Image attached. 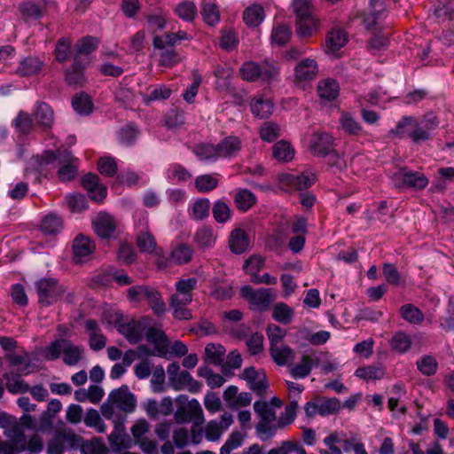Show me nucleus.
Segmentation results:
<instances>
[{
	"label": "nucleus",
	"mask_w": 454,
	"mask_h": 454,
	"mask_svg": "<svg viewBox=\"0 0 454 454\" xmlns=\"http://www.w3.org/2000/svg\"><path fill=\"white\" fill-rule=\"evenodd\" d=\"M84 66L78 56L74 57L73 64L65 70V81L69 86L82 87L86 82Z\"/></svg>",
	"instance_id": "obj_14"
},
{
	"label": "nucleus",
	"mask_w": 454,
	"mask_h": 454,
	"mask_svg": "<svg viewBox=\"0 0 454 454\" xmlns=\"http://www.w3.org/2000/svg\"><path fill=\"white\" fill-rule=\"evenodd\" d=\"M145 339L148 342L154 344L155 349L158 350V356L166 357L169 340L166 333L156 327H148L145 332Z\"/></svg>",
	"instance_id": "obj_13"
},
{
	"label": "nucleus",
	"mask_w": 454,
	"mask_h": 454,
	"mask_svg": "<svg viewBox=\"0 0 454 454\" xmlns=\"http://www.w3.org/2000/svg\"><path fill=\"white\" fill-rule=\"evenodd\" d=\"M64 226L63 219L56 213H49L41 221L40 231L45 235H57Z\"/></svg>",
	"instance_id": "obj_25"
},
{
	"label": "nucleus",
	"mask_w": 454,
	"mask_h": 454,
	"mask_svg": "<svg viewBox=\"0 0 454 454\" xmlns=\"http://www.w3.org/2000/svg\"><path fill=\"white\" fill-rule=\"evenodd\" d=\"M212 214L217 223H223L231 219V210L225 202L217 200L213 205Z\"/></svg>",
	"instance_id": "obj_61"
},
{
	"label": "nucleus",
	"mask_w": 454,
	"mask_h": 454,
	"mask_svg": "<svg viewBox=\"0 0 454 454\" xmlns=\"http://www.w3.org/2000/svg\"><path fill=\"white\" fill-rule=\"evenodd\" d=\"M240 294L259 311L268 310L276 298L270 288H259L254 290L250 286H242Z\"/></svg>",
	"instance_id": "obj_6"
},
{
	"label": "nucleus",
	"mask_w": 454,
	"mask_h": 454,
	"mask_svg": "<svg viewBox=\"0 0 454 454\" xmlns=\"http://www.w3.org/2000/svg\"><path fill=\"white\" fill-rule=\"evenodd\" d=\"M292 35L291 28L286 25H279L273 28L271 34V40L274 43L284 46L287 43Z\"/></svg>",
	"instance_id": "obj_63"
},
{
	"label": "nucleus",
	"mask_w": 454,
	"mask_h": 454,
	"mask_svg": "<svg viewBox=\"0 0 454 454\" xmlns=\"http://www.w3.org/2000/svg\"><path fill=\"white\" fill-rule=\"evenodd\" d=\"M293 11L296 15V33L300 37H309L317 27V20L313 14L311 0H293Z\"/></svg>",
	"instance_id": "obj_2"
},
{
	"label": "nucleus",
	"mask_w": 454,
	"mask_h": 454,
	"mask_svg": "<svg viewBox=\"0 0 454 454\" xmlns=\"http://www.w3.org/2000/svg\"><path fill=\"white\" fill-rule=\"evenodd\" d=\"M95 233L101 239H108L114 237L116 231V221L113 215L106 212H100L92 221Z\"/></svg>",
	"instance_id": "obj_8"
},
{
	"label": "nucleus",
	"mask_w": 454,
	"mask_h": 454,
	"mask_svg": "<svg viewBox=\"0 0 454 454\" xmlns=\"http://www.w3.org/2000/svg\"><path fill=\"white\" fill-rule=\"evenodd\" d=\"M272 318L280 324L288 325L293 321L294 310L284 302H278L272 309Z\"/></svg>",
	"instance_id": "obj_34"
},
{
	"label": "nucleus",
	"mask_w": 454,
	"mask_h": 454,
	"mask_svg": "<svg viewBox=\"0 0 454 454\" xmlns=\"http://www.w3.org/2000/svg\"><path fill=\"white\" fill-rule=\"evenodd\" d=\"M370 5L372 12L364 17V23L367 29H373L377 25V21L386 16V10L383 7L381 0H371Z\"/></svg>",
	"instance_id": "obj_28"
},
{
	"label": "nucleus",
	"mask_w": 454,
	"mask_h": 454,
	"mask_svg": "<svg viewBox=\"0 0 454 454\" xmlns=\"http://www.w3.org/2000/svg\"><path fill=\"white\" fill-rule=\"evenodd\" d=\"M210 294L218 301H226L232 297L233 290L231 286H222L214 278L210 280Z\"/></svg>",
	"instance_id": "obj_50"
},
{
	"label": "nucleus",
	"mask_w": 454,
	"mask_h": 454,
	"mask_svg": "<svg viewBox=\"0 0 454 454\" xmlns=\"http://www.w3.org/2000/svg\"><path fill=\"white\" fill-rule=\"evenodd\" d=\"M319 403V415L325 417L332 414H336L340 410V402L336 397L318 396Z\"/></svg>",
	"instance_id": "obj_40"
},
{
	"label": "nucleus",
	"mask_w": 454,
	"mask_h": 454,
	"mask_svg": "<svg viewBox=\"0 0 454 454\" xmlns=\"http://www.w3.org/2000/svg\"><path fill=\"white\" fill-rule=\"evenodd\" d=\"M200 13L203 20L209 26H214L220 20V12L215 4L204 3Z\"/></svg>",
	"instance_id": "obj_56"
},
{
	"label": "nucleus",
	"mask_w": 454,
	"mask_h": 454,
	"mask_svg": "<svg viewBox=\"0 0 454 454\" xmlns=\"http://www.w3.org/2000/svg\"><path fill=\"white\" fill-rule=\"evenodd\" d=\"M218 158L235 157L241 150V140L236 136H228L215 145Z\"/></svg>",
	"instance_id": "obj_16"
},
{
	"label": "nucleus",
	"mask_w": 454,
	"mask_h": 454,
	"mask_svg": "<svg viewBox=\"0 0 454 454\" xmlns=\"http://www.w3.org/2000/svg\"><path fill=\"white\" fill-rule=\"evenodd\" d=\"M355 375L365 380H380L384 376V371L380 367L368 365L358 367L355 372Z\"/></svg>",
	"instance_id": "obj_59"
},
{
	"label": "nucleus",
	"mask_w": 454,
	"mask_h": 454,
	"mask_svg": "<svg viewBox=\"0 0 454 454\" xmlns=\"http://www.w3.org/2000/svg\"><path fill=\"white\" fill-rule=\"evenodd\" d=\"M139 129L135 124L129 123L122 127L118 132V138L121 144L131 146L135 144Z\"/></svg>",
	"instance_id": "obj_49"
},
{
	"label": "nucleus",
	"mask_w": 454,
	"mask_h": 454,
	"mask_svg": "<svg viewBox=\"0 0 454 454\" xmlns=\"http://www.w3.org/2000/svg\"><path fill=\"white\" fill-rule=\"evenodd\" d=\"M240 378L247 381L250 389L257 395L262 396L268 388L265 374L258 372L253 366L245 368Z\"/></svg>",
	"instance_id": "obj_11"
},
{
	"label": "nucleus",
	"mask_w": 454,
	"mask_h": 454,
	"mask_svg": "<svg viewBox=\"0 0 454 454\" xmlns=\"http://www.w3.org/2000/svg\"><path fill=\"white\" fill-rule=\"evenodd\" d=\"M347 34L342 29L331 30L325 39L327 52H335L343 47L347 43Z\"/></svg>",
	"instance_id": "obj_31"
},
{
	"label": "nucleus",
	"mask_w": 454,
	"mask_h": 454,
	"mask_svg": "<svg viewBox=\"0 0 454 454\" xmlns=\"http://www.w3.org/2000/svg\"><path fill=\"white\" fill-rule=\"evenodd\" d=\"M225 348L221 344L209 343L205 348L204 360L207 364L222 365L225 356Z\"/></svg>",
	"instance_id": "obj_30"
},
{
	"label": "nucleus",
	"mask_w": 454,
	"mask_h": 454,
	"mask_svg": "<svg viewBox=\"0 0 454 454\" xmlns=\"http://www.w3.org/2000/svg\"><path fill=\"white\" fill-rule=\"evenodd\" d=\"M192 153L201 160H216L217 153L216 147L212 144H199L193 146Z\"/></svg>",
	"instance_id": "obj_54"
},
{
	"label": "nucleus",
	"mask_w": 454,
	"mask_h": 454,
	"mask_svg": "<svg viewBox=\"0 0 454 454\" xmlns=\"http://www.w3.org/2000/svg\"><path fill=\"white\" fill-rule=\"evenodd\" d=\"M333 146V137L326 132H315L309 141L311 152L318 157H325Z\"/></svg>",
	"instance_id": "obj_12"
},
{
	"label": "nucleus",
	"mask_w": 454,
	"mask_h": 454,
	"mask_svg": "<svg viewBox=\"0 0 454 454\" xmlns=\"http://www.w3.org/2000/svg\"><path fill=\"white\" fill-rule=\"evenodd\" d=\"M20 12L23 20L27 22L39 20L44 14L43 8L33 2L22 3L20 5Z\"/></svg>",
	"instance_id": "obj_39"
},
{
	"label": "nucleus",
	"mask_w": 454,
	"mask_h": 454,
	"mask_svg": "<svg viewBox=\"0 0 454 454\" xmlns=\"http://www.w3.org/2000/svg\"><path fill=\"white\" fill-rule=\"evenodd\" d=\"M314 365V361L312 357L309 355H303L301 356V362L295 364L291 370L290 373L293 378H305L309 375L312 367Z\"/></svg>",
	"instance_id": "obj_44"
},
{
	"label": "nucleus",
	"mask_w": 454,
	"mask_h": 454,
	"mask_svg": "<svg viewBox=\"0 0 454 454\" xmlns=\"http://www.w3.org/2000/svg\"><path fill=\"white\" fill-rule=\"evenodd\" d=\"M136 243L142 253L151 254L158 247L154 236L148 231H141L137 236Z\"/></svg>",
	"instance_id": "obj_46"
},
{
	"label": "nucleus",
	"mask_w": 454,
	"mask_h": 454,
	"mask_svg": "<svg viewBox=\"0 0 454 454\" xmlns=\"http://www.w3.org/2000/svg\"><path fill=\"white\" fill-rule=\"evenodd\" d=\"M417 369L425 376H433L438 369L436 359L429 355L421 356L416 362Z\"/></svg>",
	"instance_id": "obj_48"
},
{
	"label": "nucleus",
	"mask_w": 454,
	"mask_h": 454,
	"mask_svg": "<svg viewBox=\"0 0 454 454\" xmlns=\"http://www.w3.org/2000/svg\"><path fill=\"white\" fill-rule=\"evenodd\" d=\"M272 110L273 103L270 99L259 98L251 102L252 114L260 119L268 118L272 114Z\"/></svg>",
	"instance_id": "obj_37"
},
{
	"label": "nucleus",
	"mask_w": 454,
	"mask_h": 454,
	"mask_svg": "<svg viewBox=\"0 0 454 454\" xmlns=\"http://www.w3.org/2000/svg\"><path fill=\"white\" fill-rule=\"evenodd\" d=\"M229 248L235 254L245 253L250 245L248 234L241 228L233 229L229 235Z\"/></svg>",
	"instance_id": "obj_15"
},
{
	"label": "nucleus",
	"mask_w": 454,
	"mask_h": 454,
	"mask_svg": "<svg viewBox=\"0 0 454 454\" xmlns=\"http://www.w3.org/2000/svg\"><path fill=\"white\" fill-rule=\"evenodd\" d=\"M107 401L117 404L125 412H132L137 405L135 395L129 392L127 385L111 391Z\"/></svg>",
	"instance_id": "obj_9"
},
{
	"label": "nucleus",
	"mask_w": 454,
	"mask_h": 454,
	"mask_svg": "<svg viewBox=\"0 0 454 454\" xmlns=\"http://www.w3.org/2000/svg\"><path fill=\"white\" fill-rule=\"evenodd\" d=\"M318 67L313 59H304L294 67V76L299 82L314 80L317 74Z\"/></svg>",
	"instance_id": "obj_18"
},
{
	"label": "nucleus",
	"mask_w": 454,
	"mask_h": 454,
	"mask_svg": "<svg viewBox=\"0 0 454 454\" xmlns=\"http://www.w3.org/2000/svg\"><path fill=\"white\" fill-rule=\"evenodd\" d=\"M96 248L95 242L89 237L80 233L78 234L72 245L73 254L74 257H85L91 254Z\"/></svg>",
	"instance_id": "obj_23"
},
{
	"label": "nucleus",
	"mask_w": 454,
	"mask_h": 454,
	"mask_svg": "<svg viewBox=\"0 0 454 454\" xmlns=\"http://www.w3.org/2000/svg\"><path fill=\"white\" fill-rule=\"evenodd\" d=\"M218 180L212 175L205 174L196 177L195 187L200 192H208L215 189Z\"/></svg>",
	"instance_id": "obj_62"
},
{
	"label": "nucleus",
	"mask_w": 454,
	"mask_h": 454,
	"mask_svg": "<svg viewBox=\"0 0 454 454\" xmlns=\"http://www.w3.org/2000/svg\"><path fill=\"white\" fill-rule=\"evenodd\" d=\"M280 181L286 183L296 190H306L309 188L316 181V176L313 173H301V175L284 174Z\"/></svg>",
	"instance_id": "obj_19"
},
{
	"label": "nucleus",
	"mask_w": 454,
	"mask_h": 454,
	"mask_svg": "<svg viewBox=\"0 0 454 454\" xmlns=\"http://www.w3.org/2000/svg\"><path fill=\"white\" fill-rule=\"evenodd\" d=\"M175 419L178 424L190 423L192 420L195 425L202 423L204 417L200 403L192 399L188 405H179L175 412Z\"/></svg>",
	"instance_id": "obj_7"
},
{
	"label": "nucleus",
	"mask_w": 454,
	"mask_h": 454,
	"mask_svg": "<svg viewBox=\"0 0 454 454\" xmlns=\"http://www.w3.org/2000/svg\"><path fill=\"white\" fill-rule=\"evenodd\" d=\"M187 38V33L183 30L176 33H166L164 35H155L153 39V45L155 49L163 50L167 46L174 47L177 42Z\"/></svg>",
	"instance_id": "obj_26"
},
{
	"label": "nucleus",
	"mask_w": 454,
	"mask_h": 454,
	"mask_svg": "<svg viewBox=\"0 0 454 454\" xmlns=\"http://www.w3.org/2000/svg\"><path fill=\"white\" fill-rule=\"evenodd\" d=\"M317 90L320 98L332 101L339 95V84L333 79H325L318 82Z\"/></svg>",
	"instance_id": "obj_33"
},
{
	"label": "nucleus",
	"mask_w": 454,
	"mask_h": 454,
	"mask_svg": "<svg viewBox=\"0 0 454 454\" xmlns=\"http://www.w3.org/2000/svg\"><path fill=\"white\" fill-rule=\"evenodd\" d=\"M417 127V119L412 116H403L395 129L389 130V136L398 138H410L414 128Z\"/></svg>",
	"instance_id": "obj_24"
},
{
	"label": "nucleus",
	"mask_w": 454,
	"mask_h": 454,
	"mask_svg": "<svg viewBox=\"0 0 454 454\" xmlns=\"http://www.w3.org/2000/svg\"><path fill=\"white\" fill-rule=\"evenodd\" d=\"M400 315L405 321L412 325H420L424 321V314L412 303L403 305L400 308Z\"/></svg>",
	"instance_id": "obj_36"
},
{
	"label": "nucleus",
	"mask_w": 454,
	"mask_h": 454,
	"mask_svg": "<svg viewBox=\"0 0 454 454\" xmlns=\"http://www.w3.org/2000/svg\"><path fill=\"white\" fill-rule=\"evenodd\" d=\"M145 325L143 320L131 319L122 321L117 331L123 335L130 344H137L143 339Z\"/></svg>",
	"instance_id": "obj_10"
},
{
	"label": "nucleus",
	"mask_w": 454,
	"mask_h": 454,
	"mask_svg": "<svg viewBox=\"0 0 454 454\" xmlns=\"http://www.w3.org/2000/svg\"><path fill=\"white\" fill-rule=\"evenodd\" d=\"M192 254L193 250L187 244H180L171 251V258L177 264L189 262L192 258Z\"/></svg>",
	"instance_id": "obj_52"
},
{
	"label": "nucleus",
	"mask_w": 454,
	"mask_h": 454,
	"mask_svg": "<svg viewBox=\"0 0 454 454\" xmlns=\"http://www.w3.org/2000/svg\"><path fill=\"white\" fill-rule=\"evenodd\" d=\"M194 241L200 248H208L213 247L215 241V237L213 234L212 228L207 225L200 228L194 235Z\"/></svg>",
	"instance_id": "obj_38"
},
{
	"label": "nucleus",
	"mask_w": 454,
	"mask_h": 454,
	"mask_svg": "<svg viewBox=\"0 0 454 454\" xmlns=\"http://www.w3.org/2000/svg\"><path fill=\"white\" fill-rule=\"evenodd\" d=\"M37 124L43 129H51L54 121V113L45 102L37 101L33 113Z\"/></svg>",
	"instance_id": "obj_21"
},
{
	"label": "nucleus",
	"mask_w": 454,
	"mask_h": 454,
	"mask_svg": "<svg viewBox=\"0 0 454 454\" xmlns=\"http://www.w3.org/2000/svg\"><path fill=\"white\" fill-rule=\"evenodd\" d=\"M272 422L273 421L267 420L265 418H263L262 419H260L256 424V434L262 441H266L274 436L278 428H279L278 424L274 425Z\"/></svg>",
	"instance_id": "obj_53"
},
{
	"label": "nucleus",
	"mask_w": 454,
	"mask_h": 454,
	"mask_svg": "<svg viewBox=\"0 0 454 454\" xmlns=\"http://www.w3.org/2000/svg\"><path fill=\"white\" fill-rule=\"evenodd\" d=\"M298 402L296 400L291 401L285 408V412L281 413L278 419V427L284 428L286 426L294 422L296 417V409Z\"/></svg>",
	"instance_id": "obj_60"
},
{
	"label": "nucleus",
	"mask_w": 454,
	"mask_h": 454,
	"mask_svg": "<svg viewBox=\"0 0 454 454\" xmlns=\"http://www.w3.org/2000/svg\"><path fill=\"white\" fill-rule=\"evenodd\" d=\"M72 106L78 114L82 116L90 115L94 108L90 96L85 92L77 93L72 98Z\"/></svg>",
	"instance_id": "obj_27"
},
{
	"label": "nucleus",
	"mask_w": 454,
	"mask_h": 454,
	"mask_svg": "<svg viewBox=\"0 0 454 454\" xmlns=\"http://www.w3.org/2000/svg\"><path fill=\"white\" fill-rule=\"evenodd\" d=\"M272 154L275 159L287 162L293 160L294 150L288 142L280 140L273 145Z\"/></svg>",
	"instance_id": "obj_42"
},
{
	"label": "nucleus",
	"mask_w": 454,
	"mask_h": 454,
	"mask_svg": "<svg viewBox=\"0 0 454 454\" xmlns=\"http://www.w3.org/2000/svg\"><path fill=\"white\" fill-rule=\"evenodd\" d=\"M72 40L68 37H61L58 40L54 54L55 59L59 63L66 62L71 56Z\"/></svg>",
	"instance_id": "obj_47"
},
{
	"label": "nucleus",
	"mask_w": 454,
	"mask_h": 454,
	"mask_svg": "<svg viewBox=\"0 0 454 454\" xmlns=\"http://www.w3.org/2000/svg\"><path fill=\"white\" fill-rule=\"evenodd\" d=\"M264 17V10L261 5H252L247 7L243 13V20L248 27H258Z\"/></svg>",
	"instance_id": "obj_35"
},
{
	"label": "nucleus",
	"mask_w": 454,
	"mask_h": 454,
	"mask_svg": "<svg viewBox=\"0 0 454 454\" xmlns=\"http://www.w3.org/2000/svg\"><path fill=\"white\" fill-rule=\"evenodd\" d=\"M210 201L207 198L197 200L192 208V217L196 221H201L209 215Z\"/></svg>",
	"instance_id": "obj_57"
},
{
	"label": "nucleus",
	"mask_w": 454,
	"mask_h": 454,
	"mask_svg": "<svg viewBox=\"0 0 454 454\" xmlns=\"http://www.w3.org/2000/svg\"><path fill=\"white\" fill-rule=\"evenodd\" d=\"M172 94L170 88L166 85L152 88L150 93H141L143 101L145 105H150L153 101L165 100L169 98Z\"/></svg>",
	"instance_id": "obj_43"
},
{
	"label": "nucleus",
	"mask_w": 454,
	"mask_h": 454,
	"mask_svg": "<svg viewBox=\"0 0 454 454\" xmlns=\"http://www.w3.org/2000/svg\"><path fill=\"white\" fill-rule=\"evenodd\" d=\"M272 360L279 366L286 365L294 357V350L287 345L269 348Z\"/></svg>",
	"instance_id": "obj_32"
},
{
	"label": "nucleus",
	"mask_w": 454,
	"mask_h": 454,
	"mask_svg": "<svg viewBox=\"0 0 454 454\" xmlns=\"http://www.w3.org/2000/svg\"><path fill=\"white\" fill-rule=\"evenodd\" d=\"M83 352L82 346L74 345L70 340L59 338L46 347L44 357L48 361H54L63 355V363L74 366L82 360Z\"/></svg>",
	"instance_id": "obj_1"
},
{
	"label": "nucleus",
	"mask_w": 454,
	"mask_h": 454,
	"mask_svg": "<svg viewBox=\"0 0 454 454\" xmlns=\"http://www.w3.org/2000/svg\"><path fill=\"white\" fill-rule=\"evenodd\" d=\"M254 410L259 416L260 419H262L263 418L270 421H275L277 419L276 411L265 400L255 401L254 403Z\"/></svg>",
	"instance_id": "obj_64"
},
{
	"label": "nucleus",
	"mask_w": 454,
	"mask_h": 454,
	"mask_svg": "<svg viewBox=\"0 0 454 454\" xmlns=\"http://www.w3.org/2000/svg\"><path fill=\"white\" fill-rule=\"evenodd\" d=\"M392 182L396 188H412L422 190L428 184L427 176L418 171L408 170L402 168L392 176Z\"/></svg>",
	"instance_id": "obj_5"
},
{
	"label": "nucleus",
	"mask_w": 454,
	"mask_h": 454,
	"mask_svg": "<svg viewBox=\"0 0 454 454\" xmlns=\"http://www.w3.org/2000/svg\"><path fill=\"white\" fill-rule=\"evenodd\" d=\"M144 291L145 300L148 302L153 313L160 317L166 311V304L161 297V294L154 287L153 288H138ZM137 294V288L132 291V295Z\"/></svg>",
	"instance_id": "obj_17"
},
{
	"label": "nucleus",
	"mask_w": 454,
	"mask_h": 454,
	"mask_svg": "<svg viewBox=\"0 0 454 454\" xmlns=\"http://www.w3.org/2000/svg\"><path fill=\"white\" fill-rule=\"evenodd\" d=\"M13 124L18 131L27 135L34 128V119L31 114L20 111L13 120Z\"/></svg>",
	"instance_id": "obj_51"
},
{
	"label": "nucleus",
	"mask_w": 454,
	"mask_h": 454,
	"mask_svg": "<svg viewBox=\"0 0 454 454\" xmlns=\"http://www.w3.org/2000/svg\"><path fill=\"white\" fill-rule=\"evenodd\" d=\"M233 201L238 210L247 212L257 203V198L250 190L244 188L236 191Z\"/></svg>",
	"instance_id": "obj_22"
},
{
	"label": "nucleus",
	"mask_w": 454,
	"mask_h": 454,
	"mask_svg": "<svg viewBox=\"0 0 454 454\" xmlns=\"http://www.w3.org/2000/svg\"><path fill=\"white\" fill-rule=\"evenodd\" d=\"M286 330L278 325L269 324L266 328V334L270 341V348L279 346L286 336Z\"/></svg>",
	"instance_id": "obj_55"
},
{
	"label": "nucleus",
	"mask_w": 454,
	"mask_h": 454,
	"mask_svg": "<svg viewBox=\"0 0 454 454\" xmlns=\"http://www.w3.org/2000/svg\"><path fill=\"white\" fill-rule=\"evenodd\" d=\"M239 73L245 81L254 82L261 80L269 82L278 75L279 69L273 61L265 59L262 63L255 61L243 63Z\"/></svg>",
	"instance_id": "obj_3"
},
{
	"label": "nucleus",
	"mask_w": 454,
	"mask_h": 454,
	"mask_svg": "<svg viewBox=\"0 0 454 454\" xmlns=\"http://www.w3.org/2000/svg\"><path fill=\"white\" fill-rule=\"evenodd\" d=\"M38 303L49 307L57 302L65 293V287L53 278H41L35 283Z\"/></svg>",
	"instance_id": "obj_4"
},
{
	"label": "nucleus",
	"mask_w": 454,
	"mask_h": 454,
	"mask_svg": "<svg viewBox=\"0 0 454 454\" xmlns=\"http://www.w3.org/2000/svg\"><path fill=\"white\" fill-rule=\"evenodd\" d=\"M390 347L395 352L400 354L405 353L411 347V339L407 333L397 332L391 338Z\"/></svg>",
	"instance_id": "obj_45"
},
{
	"label": "nucleus",
	"mask_w": 454,
	"mask_h": 454,
	"mask_svg": "<svg viewBox=\"0 0 454 454\" xmlns=\"http://www.w3.org/2000/svg\"><path fill=\"white\" fill-rule=\"evenodd\" d=\"M342 129L348 135H360L363 128L349 114L343 113L340 119Z\"/></svg>",
	"instance_id": "obj_58"
},
{
	"label": "nucleus",
	"mask_w": 454,
	"mask_h": 454,
	"mask_svg": "<svg viewBox=\"0 0 454 454\" xmlns=\"http://www.w3.org/2000/svg\"><path fill=\"white\" fill-rule=\"evenodd\" d=\"M175 390H181L187 387L191 393H199L202 387V383L195 380L187 371H182L176 382L173 383Z\"/></svg>",
	"instance_id": "obj_29"
},
{
	"label": "nucleus",
	"mask_w": 454,
	"mask_h": 454,
	"mask_svg": "<svg viewBox=\"0 0 454 454\" xmlns=\"http://www.w3.org/2000/svg\"><path fill=\"white\" fill-rule=\"evenodd\" d=\"M43 64L38 57L27 56L20 61L15 73L20 77L35 75L41 71Z\"/></svg>",
	"instance_id": "obj_20"
},
{
	"label": "nucleus",
	"mask_w": 454,
	"mask_h": 454,
	"mask_svg": "<svg viewBox=\"0 0 454 454\" xmlns=\"http://www.w3.org/2000/svg\"><path fill=\"white\" fill-rule=\"evenodd\" d=\"M99 40L91 35H86L77 41L75 43V56L80 59L81 55H89L95 51L98 47Z\"/></svg>",
	"instance_id": "obj_41"
}]
</instances>
